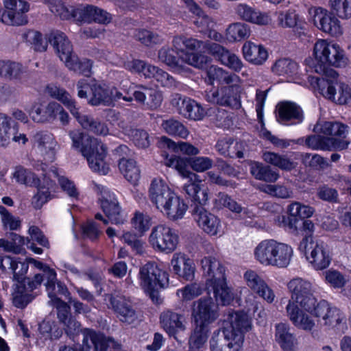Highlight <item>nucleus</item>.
<instances>
[{
	"instance_id": "41",
	"label": "nucleus",
	"mask_w": 351,
	"mask_h": 351,
	"mask_svg": "<svg viewBox=\"0 0 351 351\" xmlns=\"http://www.w3.org/2000/svg\"><path fill=\"white\" fill-rule=\"evenodd\" d=\"M215 278L217 282L210 286L213 289L216 300L222 305H227L233 300V295L227 286L226 278L223 277L221 271L216 273Z\"/></svg>"
},
{
	"instance_id": "45",
	"label": "nucleus",
	"mask_w": 351,
	"mask_h": 351,
	"mask_svg": "<svg viewBox=\"0 0 351 351\" xmlns=\"http://www.w3.org/2000/svg\"><path fill=\"white\" fill-rule=\"evenodd\" d=\"M164 163L167 167L173 168L178 171L183 178L195 180L196 173L189 170L190 159L176 156H171L169 158L166 156Z\"/></svg>"
},
{
	"instance_id": "3",
	"label": "nucleus",
	"mask_w": 351,
	"mask_h": 351,
	"mask_svg": "<svg viewBox=\"0 0 351 351\" xmlns=\"http://www.w3.org/2000/svg\"><path fill=\"white\" fill-rule=\"evenodd\" d=\"M313 54L320 64L315 66V71L322 73L326 77L330 76L335 79L338 74L333 69H326L325 64L340 67L344 66L347 64V58L339 45L328 43L326 40H319L315 43Z\"/></svg>"
},
{
	"instance_id": "34",
	"label": "nucleus",
	"mask_w": 351,
	"mask_h": 351,
	"mask_svg": "<svg viewBox=\"0 0 351 351\" xmlns=\"http://www.w3.org/2000/svg\"><path fill=\"white\" fill-rule=\"evenodd\" d=\"M242 51L245 59L256 65L262 64L268 57L267 51L263 45H256L251 41L243 45Z\"/></svg>"
},
{
	"instance_id": "15",
	"label": "nucleus",
	"mask_w": 351,
	"mask_h": 351,
	"mask_svg": "<svg viewBox=\"0 0 351 351\" xmlns=\"http://www.w3.org/2000/svg\"><path fill=\"white\" fill-rule=\"evenodd\" d=\"M160 324L170 337H173L178 341H179L180 335L186 329V319L184 315L169 309L160 313Z\"/></svg>"
},
{
	"instance_id": "39",
	"label": "nucleus",
	"mask_w": 351,
	"mask_h": 351,
	"mask_svg": "<svg viewBox=\"0 0 351 351\" xmlns=\"http://www.w3.org/2000/svg\"><path fill=\"white\" fill-rule=\"evenodd\" d=\"M276 340L285 351H295L297 339L290 332L289 327L283 323L276 325Z\"/></svg>"
},
{
	"instance_id": "48",
	"label": "nucleus",
	"mask_w": 351,
	"mask_h": 351,
	"mask_svg": "<svg viewBox=\"0 0 351 351\" xmlns=\"http://www.w3.org/2000/svg\"><path fill=\"white\" fill-rule=\"evenodd\" d=\"M250 173L257 180L267 182H274L279 178V174L272 170L269 166L254 162L250 165Z\"/></svg>"
},
{
	"instance_id": "23",
	"label": "nucleus",
	"mask_w": 351,
	"mask_h": 351,
	"mask_svg": "<svg viewBox=\"0 0 351 351\" xmlns=\"http://www.w3.org/2000/svg\"><path fill=\"white\" fill-rule=\"evenodd\" d=\"M244 278L247 285L258 296L268 303H272L274 301L276 296L273 290L257 272L247 270L244 274Z\"/></svg>"
},
{
	"instance_id": "6",
	"label": "nucleus",
	"mask_w": 351,
	"mask_h": 351,
	"mask_svg": "<svg viewBox=\"0 0 351 351\" xmlns=\"http://www.w3.org/2000/svg\"><path fill=\"white\" fill-rule=\"evenodd\" d=\"M242 80L239 82L226 84L220 88L210 90L206 94V99L208 102L221 106H228L233 109L241 107V95L243 90Z\"/></svg>"
},
{
	"instance_id": "62",
	"label": "nucleus",
	"mask_w": 351,
	"mask_h": 351,
	"mask_svg": "<svg viewBox=\"0 0 351 351\" xmlns=\"http://www.w3.org/2000/svg\"><path fill=\"white\" fill-rule=\"evenodd\" d=\"M330 10L341 19L351 18V0H329Z\"/></svg>"
},
{
	"instance_id": "50",
	"label": "nucleus",
	"mask_w": 351,
	"mask_h": 351,
	"mask_svg": "<svg viewBox=\"0 0 351 351\" xmlns=\"http://www.w3.org/2000/svg\"><path fill=\"white\" fill-rule=\"evenodd\" d=\"M241 145L237 142H234L231 138H224L219 140L216 144L217 152L224 156L243 158V153L238 150Z\"/></svg>"
},
{
	"instance_id": "19",
	"label": "nucleus",
	"mask_w": 351,
	"mask_h": 351,
	"mask_svg": "<svg viewBox=\"0 0 351 351\" xmlns=\"http://www.w3.org/2000/svg\"><path fill=\"white\" fill-rule=\"evenodd\" d=\"M192 215L199 227L205 232L212 236L219 233L221 227L219 219L206 210L203 205H195L193 209Z\"/></svg>"
},
{
	"instance_id": "54",
	"label": "nucleus",
	"mask_w": 351,
	"mask_h": 351,
	"mask_svg": "<svg viewBox=\"0 0 351 351\" xmlns=\"http://www.w3.org/2000/svg\"><path fill=\"white\" fill-rule=\"evenodd\" d=\"M250 35L247 25L237 22L230 24L226 29V38L230 42L240 41Z\"/></svg>"
},
{
	"instance_id": "10",
	"label": "nucleus",
	"mask_w": 351,
	"mask_h": 351,
	"mask_svg": "<svg viewBox=\"0 0 351 351\" xmlns=\"http://www.w3.org/2000/svg\"><path fill=\"white\" fill-rule=\"evenodd\" d=\"M56 272L49 266L43 267V274H35L33 278H27L24 279L23 287L22 289L32 293H34L41 286L42 282L46 280L45 285L48 293V296L51 299V302L53 304L59 298L55 294V285L56 282Z\"/></svg>"
},
{
	"instance_id": "35",
	"label": "nucleus",
	"mask_w": 351,
	"mask_h": 351,
	"mask_svg": "<svg viewBox=\"0 0 351 351\" xmlns=\"http://www.w3.org/2000/svg\"><path fill=\"white\" fill-rule=\"evenodd\" d=\"M276 241L274 239L264 240L254 248V258L260 264L271 266Z\"/></svg>"
},
{
	"instance_id": "30",
	"label": "nucleus",
	"mask_w": 351,
	"mask_h": 351,
	"mask_svg": "<svg viewBox=\"0 0 351 351\" xmlns=\"http://www.w3.org/2000/svg\"><path fill=\"white\" fill-rule=\"evenodd\" d=\"M286 312L289 319L295 327L307 331H310L314 328V320L311 316L301 311L298 304L288 303L286 306Z\"/></svg>"
},
{
	"instance_id": "46",
	"label": "nucleus",
	"mask_w": 351,
	"mask_h": 351,
	"mask_svg": "<svg viewBox=\"0 0 351 351\" xmlns=\"http://www.w3.org/2000/svg\"><path fill=\"white\" fill-rule=\"evenodd\" d=\"M208 326L195 324L194 329L189 337V351H201L208 337Z\"/></svg>"
},
{
	"instance_id": "40",
	"label": "nucleus",
	"mask_w": 351,
	"mask_h": 351,
	"mask_svg": "<svg viewBox=\"0 0 351 351\" xmlns=\"http://www.w3.org/2000/svg\"><path fill=\"white\" fill-rule=\"evenodd\" d=\"M201 265L204 275L207 276V285H210L217 282L215 275L218 271H221L223 277L226 278L225 268L215 257H204L201 261Z\"/></svg>"
},
{
	"instance_id": "56",
	"label": "nucleus",
	"mask_w": 351,
	"mask_h": 351,
	"mask_svg": "<svg viewBox=\"0 0 351 351\" xmlns=\"http://www.w3.org/2000/svg\"><path fill=\"white\" fill-rule=\"evenodd\" d=\"M53 183H47V186H40L39 184L37 188V192L34 194L31 200L32 206L36 210L40 209L43 206L52 198L51 191L53 189Z\"/></svg>"
},
{
	"instance_id": "61",
	"label": "nucleus",
	"mask_w": 351,
	"mask_h": 351,
	"mask_svg": "<svg viewBox=\"0 0 351 351\" xmlns=\"http://www.w3.org/2000/svg\"><path fill=\"white\" fill-rule=\"evenodd\" d=\"M161 126L166 133L171 136L186 138L189 134V130L181 122L173 119L163 121Z\"/></svg>"
},
{
	"instance_id": "57",
	"label": "nucleus",
	"mask_w": 351,
	"mask_h": 351,
	"mask_svg": "<svg viewBox=\"0 0 351 351\" xmlns=\"http://www.w3.org/2000/svg\"><path fill=\"white\" fill-rule=\"evenodd\" d=\"M215 204L220 208L225 207L235 213H242L243 215H248L250 214V212L247 209L243 208L240 204L224 193H218L215 199Z\"/></svg>"
},
{
	"instance_id": "5",
	"label": "nucleus",
	"mask_w": 351,
	"mask_h": 351,
	"mask_svg": "<svg viewBox=\"0 0 351 351\" xmlns=\"http://www.w3.org/2000/svg\"><path fill=\"white\" fill-rule=\"evenodd\" d=\"M140 285L154 302H159L158 291L168 286V274L155 262H147L139 270Z\"/></svg>"
},
{
	"instance_id": "4",
	"label": "nucleus",
	"mask_w": 351,
	"mask_h": 351,
	"mask_svg": "<svg viewBox=\"0 0 351 351\" xmlns=\"http://www.w3.org/2000/svg\"><path fill=\"white\" fill-rule=\"evenodd\" d=\"M158 60L171 67L178 73L186 72L188 65L202 69L206 66L208 58L204 55L196 53L178 51L173 47H162L158 52Z\"/></svg>"
},
{
	"instance_id": "8",
	"label": "nucleus",
	"mask_w": 351,
	"mask_h": 351,
	"mask_svg": "<svg viewBox=\"0 0 351 351\" xmlns=\"http://www.w3.org/2000/svg\"><path fill=\"white\" fill-rule=\"evenodd\" d=\"M148 241L155 251L170 254L176 250L179 243V236L174 229L160 224L152 229Z\"/></svg>"
},
{
	"instance_id": "51",
	"label": "nucleus",
	"mask_w": 351,
	"mask_h": 351,
	"mask_svg": "<svg viewBox=\"0 0 351 351\" xmlns=\"http://www.w3.org/2000/svg\"><path fill=\"white\" fill-rule=\"evenodd\" d=\"M64 64L70 71L88 76L92 69V62L86 58H79L75 53L66 60Z\"/></svg>"
},
{
	"instance_id": "49",
	"label": "nucleus",
	"mask_w": 351,
	"mask_h": 351,
	"mask_svg": "<svg viewBox=\"0 0 351 351\" xmlns=\"http://www.w3.org/2000/svg\"><path fill=\"white\" fill-rule=\"evenodd\" d=\"M46 90L51 97L62 102L71 112H75L76 103L65 89L55 84H49L47 86Z\"/></svg>"
},
{
	"instance_id": "22",
	"label": "nucleus",
	"mask_w": 351,
	"mask_h": 351,
	"mask_svg": "<svg viewBox=\"0 0 351 351\" xmlns=\"http://www.w3.org/2000/svg\"><path fill=\"white\" fill-rule=\"evenodd\" d=\"M101 207L108 219L114 224H122L126 221V215L121 210L114 194L110 191L102 192Z\"/></svg>"
},
{
	"instance_id": "59",
	"label": "nucleus",
	"mask_w": 351,
	"mask_h": 351,
	"mask_svg": "<svg viewBox=\"0 0 351 351\" xmlns=\"http://www.w3.org/2000/svg\"><path fill=\"white\" fill-rule=\"evenodd\" d=\"M161 142L168 148L177 152L180 151L183 154L196 156L199 153V150L197 147L187 142H179L176 143L166 136L161 137Z\"/></svg>"
},
{
	"instance_id": "18",
	"label": "nucleus",
	"mask_w": 351,
	"mask_h": 351,
	"mask_svg": "<svg viewBox=\"0 0 351 351\" xmlns=\"http://www.w3.org/2000/svg\"><path fill=\"white\" fill-rule=\"evenodd\" d=\"M276 119L285 125L301 123L304 120L302 108L291 101H282L276 106Z\"/></svg>"
},
{
	"instance_id": "52",
	"label": "nucleus",
	"mask_w": 351,
	"mask_h": 351,
	"mask_svg": "<svg viewBox=\"0 0 351 351\" xmlns=\"http://www.w3.org/2000/svg\"><path fill=\"white\" fill-rule=\"evenodd\" d=\"M263 160L282 170L290 171L295 168L294 162L287 156L280 155L272 152H265L263 154Z\"/></svg>"
},
{
	"instance_id": "14",
	"label": "nucleus",
	"mask_w": 351,
	"mask_h": 351,
	"mask_svg": "<svg viewBox=\"0 0 351 351\" xmlns=\"http://www.w3.org/2000/svg\"><path fill=\"white\" fill-rule=\"evenodd\" d=\"M311 313L319 318L321 324L328 328H335L345 320L343 313L339 308L331 306L325 300L316 303Z\"/></svg>"
},
{
	"instance_id": "42",
	"label": "nucleus",
	"mask_w": 351,
	"mask_h": 351,
	"mask_svg": "<svg viewBox=\"0 0 351 351\" xmlns=\"http://www.w3.org/2000/svg\"><path fill=\"white\" fill-rule=\"evenodd\" d=\"M206 76L208 84H213L215 82L220 84H230L232 82H239L240 77L235 73H230L223 69L211 66L206 71Z\"/></svg>"
},
{
	"instance_id": "26",
	"label": "nucleus",
	"mask_w": 351,
	"mask_h": 351,
	"mask_svg": "<svg viewBox=\"0 0 351 351\" xmlns=\"http://www.w3.org/2000/svg\"><path fill=\"white\" fill-rule=\"evenodd\" d=\"M234 9L240 19L251 23L266 25L271 21L268 14L262 12L246 3H238Z\"/></svg>"
},
{
	"instance_id": "9",
	"label": "nucleus",
	"mask_w": 351,
	"mask_h": 351,
	"mask_svg": "<svg viewBox=\"0 0 351 351\" xmlns=\"http://www.w3.org/2000/svg\"><path fill=\"white\" fill-rule=\"evenodd\" d=\"M287 286L291 293V297L288 303L299 304L306 311L312 313L317 303V300L313 293L312 284L306 280L296 278L290 280Z\"/></svg>"
},
{
	"instance_id": "7",
	"label": "nucleus",
	"mask_w": 351,
	"mask_h": 351,
	"mask_svg": "<svg viewBox=\"0 0 351 351\" xmlns=\"http://www.w3.org/2000/svg\"><path fill=\"white\" fill-rule=\"evenodd\" d=\"M298 249L305 254L307 261L315 270L327 268L331 262V256L326 245L324 243H314L310 236L302 239Z\"/></svg>"
},
{
	"instance_id": "24",
	"label": "nucleus",
	"mask_w": 351,
	"mask_h": 351,
	"mask_svg": "<svg viewBox=\"0 0 351 351\" xmlns=\"http://www.w3.org/2000/svg\"><path fill=\"white\" fill-rule=\"evenodd\" d=\"M208 52L222 64L234 72H240L243 67L241 60L234 53L217 43L208 46Z\"/></svg>"
},
{
	"instance_id": "25",
	"label": "nucleus",
	"mask_w": 351,
	"mask_h": 351,
	"mask_svg": "<svg viewBox=\"0 0 351 351\" xmlns=\"http://www.w3.org/2000/svg\"><path fill=\"white\" fill-rule=\"evenodd\" d=\"M58 103L38 99L34 102L29 112L31 119L36 123H49L55 120V111Z\"/></svg>"
},
{
	"instance_id": "60",
	"label": "nucleus",
	"mask_w": 351,
	"mask_h": 351,
	"mask_svg": "<svg viewBox=\"0 0 351 351\" xmlns=\"http://www.w3.org/2000/svg\"><path fill=\"white\" fill-rule=\"evenodd\" d=\"M297 69V64L288 58L278 60L271 68L273 73L282 76H291L296 73Z\"/></svg>"
},
{
	"instance_id": "58",
	"label": "nucleus",
	"mask_w": 351,
	"mask_h": 351,
	"mask_svg": "<svg viewBox=\"0 0 351 351\" xmlns=\"http://www.w3.org/2000/svg\"><path fill=\"white\" fill-rule=\"evenodd\" d=\"M91 91L92 97L89 101V103L91 105H111V99L109 94V88H106L100 85L94 84L91 86Z\"/></svg>"
},
{
	"instance_id": "44",
	"label": "nucleus",
	"mask_w": 351,
	"mask_h": 351,
	"mask_svg": "<svg viewBox=\"0 0 351 351\" xmlns=\"http://www.w3.org/2000/svg\"><path fill=\"white\" fill-rule=\"evenodd\" d=\"M119 169L124 178L133 185H136L141 178V170L136 162L132 158H119Z\"/></svg>"
},
{
	"instance_id": "21",
	"label": "nucleus",
	"mask_w": 351,
	"mask_h": 351,
	"mask_svg": "<svg viewBox=\"0 0 351 351\" xmlns=\"http://www.w3.org/2000/svg\"><path fill=\"white\" fill-rule=\"evenodd\" d=\"M174 194L175 193L162 179L154 178L152 180L148 191V197L158 210L162 209Z\"/></svg>"
},
{
	"instance_id": "17",
	"label": "nucleus",
	"mask_w": 351,
	"mask_h": 351,
	"mask_svg": "<svg viewBox=\"0 0 351 351\" xmlns=\"http://www.w3.org/2000/svg\"><path fill=\"white\" fill-rule=\"evenodd\" d=\"M0 77L23 84H27L29 73L21 63L10 60H0Z\"/></svg>"
},
{
	"instance_id": "55",
	"label": "nucleus",
	"mask_w": 351,
	"mask_h": 351,
	"mask_svg": "<svg viewBox=\"0 0 351 351\" xmlns=\"http://www.w3.org/2000/svg\"><path fill=\"white\" fill-rule=\"evenodd\" d=\"M134 38L145 46L150 47L160 45L163 42L161 35L146 29H136L134 34Z\"/></svg>"
},
{
	"instance_id": "12",
	"label": "nucleus",
	"mask_w": 351,
	"mask_h": 351,
	"mask_svg": "<svg viewBox=\"0 0 351 351\" xmlns=\"http://www.w3.org/2000/svg\"><path fill=\"white\" fill-rule=\"evenodd\" d=\"M218 317L217 305L211 298H202L193 302L191 317L195 324L208 326Z\"/></svg>"
},
{
	"instance_id": "32",
	"label": "nucleus",
	"mask_w": 351,
	"mask_h": 351,
	"mask_svg": "<svg viewBox=\"0 0 351 351\" xmlns=\"http://www.w3.org/2000/svg\"><path fill=\"white\" fill-rule=\"evenodd\" d=\"M11 139L23 145L27 141L25 134L14 133V129L10 125V118L5 114L0 112V146L8 145Z\"/></svg>"
},
{
	"instance_id": "53",
	"label": "nucleus",
	"mask_w": 351,
	"mask_h": 351,
	"mask_svg": "<svg viewBox=\"0 0 351 351\" xmlns=\"http://www.w3.org/2000/svg\"><path fill=\"white\" fill-rule=\"evenodd\" d=\"M12 177L20 184H24L30 187L39 186L40 179L36 175L21 166L16 167Z\"/></svg>"
},
{
	"instance_id": "11",
	"label": "nucleus",
	"mask_w": 351,
	"mask_h": 351,
	"mask_svg": "<svg viewBox=\"0 0 351 351\" xmlns=\"http://www.w3.org/2000/svg\"><path fill=\"white\" fill-rule=\"evenodd\" d=\"M319 93L325 97L339 104H345L351 99V89L344 83L334 82L324 77H317Z\"/></svg>"
},
{
	"instance_id": "37",
	"label": "nucleus",
	"mask_w": 351,
	"mask_h": 351,
	"mask_svg": "<svg viewBox=\"0 0 351 351\" xmlns=\"http://www.w3.org/2000/svg\"><path fill=\"white\" fill-rule=\"evenodd\" d=\"M293 255V250L289 245L276 241L271 266L286 268L290 264Z\"/></svg>"
},
{
	"instance_id": "28",
	"label": "nucleus",
	"mask_w": 351,
	"mask_h": 351,
	"mask_svg": "<svg viewBox=\"0 0 351 351\" xmlns=\"http://www.w3.org/2000/svg\"><path fill=\"white\" fill-rule=\"evenodd\" d=\"M173 271L186 280H192L195 275L193 261L182 253H175L171 261Z\"/></svg>"
},
{
	"instance_id": "38",
	"label": "nucleus",
	"mask_w": 351,
	"mask_h": 351,
	"mask_svg": "<svg viewBox=\"0 0 351 351\" xmlns=\"http://www.w3.org/2000/svg\"><path fill=\"white\" fill-rule=\"evenodd\" d=\"M201 180L199 176L196 174L195 180L188 179L184 184L183 190L189 195L195 205H203L208 200V194L205 190L201 189Z\"/></svg>"
},
{
	"instance_id": "16",
	"label": "nucleus",
	"mask_w": 351,
	"mask_h": 351,
	"mask_svg": "<svg viewBox=\"0 0 351 351\" xmlns=\"http://www.w3.org/2000/svg\"><path fill=\"white\" fill-rule=\"evenodd\" d=\"M57 309L59 322L62 325L65 333L73 339L81 330V324L73 317L70 312V306L60 298L53 304Z\"/></svg>"
},
{
	"instance_id": "27",
	"label": "nucleus",
	"mask_w": 351,
	"mask_h": 351,
	"mask_svg": "<svg viewBox=\"0 0 351 351\" xmlns=\"http://www.w3.org/2000/svg\"><path fill=\"white\" fill-rule=\"evenodd\" d=\"M47 38L64 63L74 53L73 46L64 33L58 30L51 31L47 34Z\"/></svg>"
},
{
	"instance_id": "64",
	"label": "nucleus",
	"mask_w": 351,
	"mask_h": 351,
	"mask_svg": "<svg viewBox=\"0 0 351 351\" xmlns=\"http://www.w3.org/2000/svg\"><path fill=\"white\" fill-rule=\"evenodd\" d=\"M93 348L94 351H108V348H110L111 351H125L120 343L111 337H106L102 334Z\"/></svg>"
},
{
	"instance_id": "31",
	"label": "nucleus",
	"mask_w": 351,
	"mask_h": 351,
	"mask_svg": "<svg viewBox=\"0 0 351 351\" xmlns=\"http://www.w3.org/2000/svg\"><path fill=\"white\" fill-rule=\"evenodd\" d=\"M319 135L308 136L306 145L313 149L330 150L332 149L342 150L347 148L348 143L344 140L334 138H325Z\"/></svg>"
},
{
	"instance_id": "36",
	"label": "nucleus",
	"mask_w": 351,
	"mask_h": 351,
	"mask_svg": "<svg viewBox=\"0 0 351 351\" xmlns=\"http://www.w3.org/2000/svg\"><path fill=\"white\" fill-rule=\"evenodd\" d=\"M180 113L186 119L200 121L204 118L208 112L196 101L189 98H184L182 100Z\"/></svg>"
},
{
	"instance_id": "63",
	"label": "nucleus",
	"mask_w": 351,
	"mask_h": 351,
	"mask_svg": "<svg viewBox=\"0 0 351 351\" xmlns=\"http://www.w3.org/2000/svg\"><path fill=\"white\" fill-rule=\"evenodd\" d=\"M38 292L29 293L23 289L22 287H18L12 293V304L19 308H25L29 303H30L37 295Z\"/></svg>"
},
{
	"instance_id": "43",
	"label": "nucleus",
	"mask_w": 351,
	"mask_h": 351,
	"mask_svg": "<svg viewBox=\"0 0 351 351\" xmlns=\"http://www.w3.org/2000/svg\"><path fill=\"white\" fill-rule=\"evenodd\" d=\"M347 127L337 122H318L314 127V131L324 136H330L339 140L338 138H344L347 132Z\"/></svg>"
},
{
	"instance_id": "33",
	"label": "nucleus",
	"mask_w": 351,
	"mask_h": 351,
	"mask_svg": "<svg viewBox=\"0 0 351 351\" xmlns=\"http://www.w3.org/2000/svg\"><path fill=\"white\" fill-rule=\"evenodd\" d=\"M187 210V205L176 193L160 210L169 219H182Z\"/></svg>"
},
{
	"instance_id": "1",
	"label": "nucleus",
	"mask_w": 351,
	"mask_h": 351,
	"mask_svg": "<svg viewBox=\"0 0 351 351\" xmlns=\"http://www.w3.org/2000/svg\"><path fill=\"white\" fill-rule=\"evenodd\" d=\"M252 328L251 320L243 312H229L222 328L213 332L209 341L210 351H239L244 335Z\"/></svg>"
},
{
	"instance_id": "13",
	"label": "nucleus",
	"mask_w": 351,
	"mask_h": 351,
	"mask_svg": "<svg viewBox=\"0 0 351 351\" xmlns=\"http://www.w3.org/2000/svg\"><path fill=\"white\" fill-rule=\"evenodd\" d=\"M338 18L332 11L330 12L322 8H316L313 10L314 25L319 29L333 37L343 34V28Z\"/></svg>"
},
{
	"instance_id": "47",
	"label": "nucleus",
	"mask_w": 351,
	"mask_h": 351,
	"mask_svg": "<svg viewBox=\"0 0 351 351\" xmlns=\"http://www.w3.org/2000/svg\"><path fill=\"white\" fill-rule=\"evenodd\" d=\"M212 43H210L211 45ZM210 44H206L202 40H199L193 38H186L182 35H178L173 37L172 40V46L176 50L180 51H185L183 47L189 50H198L201 49H207L208 51V46Z\"/></svg>"
},
{
	"instance_id": "20",
	"label": "nucleus",
	"mask_w": 351,
	"mask_h": 351,
	"mask_svg": "<svg viewBox=\"0 0 351 351\" xmlns=\"http://www.w3.org/2000/svg\"><path fill=\"white\" fill-rule=\"evenodd\" d=\"M110 303L122 322L132 324L136 320L137 316L130 302L122 294L114 292L110 295Z\"/></svg>"
},
{
	"instance_id": "29",
	"label": "nucleus",
	"mask_w": 351,
	"mask_h": 351,
	"mask_svg": "<svg viewBox=\"0 0 351 351\" xmlns=\"http://www.w3.org/2000/svg\"><path fill=\"white\" fill-rule=\"evenodd\" d=\"M34 141L38 152L47 160H53L56 142L52 134L38 132L34 136Z\"/></svg>"
},
{
	"instance_id": "2",
	"label": "nucleus",
	"mask_w": 351,
	"mask_h": 351,
	"mask_svg": "<svg viewBox=\"0 0 351 351\" xmlns=\"http://www.w3.org/2000/svg\"><path fill=\"white\" fill-rule=\"evenodd\" d=\"M69 136L72 141V147L80 150L93 171L103 175L109 172L110 168L104 160L107 149L99 139L85 136L79 130H71Z\"/></svg>"
}]
</instances>
